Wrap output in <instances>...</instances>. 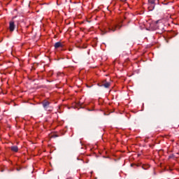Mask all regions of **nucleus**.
I'll use <instances>...</instances> for the list:
<instances>
[{"mask_svg":"<svg viewBox=\"0 0 179 179\" xmlns=\"http://www.w3.org/2000/svg\"><path fill=\"white\" fill-rule=\"evenodd\" d=\"M15 22L11 21L9 23V29H10V31H13L15 30Z\"/></svg>","mask_w":179,"mask_h":179,"instance_id":"nucleus-4","label":"nucleus"},{"mask_svg":"<svg viewBox=\"0 0 179 179\" xmlns=\"http://www.w3.org/2000/svg\"><path fill=\"white\" fill-rule=\"evenodd\" d=\"M100 86L101 87L103 86V87H106V89H108V87H110V84L108 82H104L103 81V83Z\"/></svg>","mask_w":179,"mask_h":179,"instance_id":"nucleus-6","label":"nucleus"},{"mask_svg":"<svg viewBox=\"0 0 179 179\" xmlns=\"http://www.w3.org/2000/svg\"><path fill=\"white\" fill-rule=\"evenodd\" d=\"M117 27H119V29H120L121 27H122V26H118V25H112L110 27H109L108 30L109 31H115V30H117Z\"/></svg>","mask_w":179,"mask_h":179,"instance_id":"nucleus-2","label":"nucleus"},{"mask_svg":"<svg viewBox=\"0 0 179 179\" xmlns=\"http://www.w3.org/2000/svg\"><path fill=\"white\" fill-rule=\"evenodd\" d=\"M17 171H20V169H17Z\"/></svg>","mask_w":179,"mask_h":179,"instance_id":"nucleus-13","label":"nucleus"},{"mask_svg":"<svg viewBox=\"0 0 179 179\" xmlns=\"http://www.w3.org/2000/svg\"><path fill=\"white\" fill-rule=\"evenodd\" d=\"M66 2H68V0H66ZM69 2L71 3L72 0H69Z\"/></svg>","mask_w":179,"mask_h":179,"instance_id":"nucleus-10","label":"nucleus"},{"mask_svg":"<svg viewBox=\"0 0 179 179\" xmlns=\"http://www.w3.org/2000/svg\"><path fill=\"white\" fill-rule=\"evenodd\" d=\"M124 19H127V17H124Z\"/></svg>","mask_w":179,"mask_h":179,"instance_id":"nucleus-12","label":"nucleus"},{"mask_svg":"<svg viewBox=\"0 0 179 179\" xmlns=\"http://www.w3.org/2000/svg\"><path fill=\"white\" fill-rule=\"evenodd\" d=\"M159 26H163V24L162 23L159 24Z\"/></svg>","mask_w":179,"mask_h":179,"instance_id":"nucleus-11","label":"nucleus"},{"mask_svg":"<svg viewBox=\"0 0 179 179\" xmlns=\"http://www.w3.org/2000/svg\"><path fill=\"white\" fill-rule=\"evenodd\" d=\"M142 169H143V170H148V167H146L145 165L142 166Z\"/></svg>","mask_w":179,"mask_h":179,"instance_id":"nucleus-9","label":"nucleus"},{"mask_svg":"<svg viewBox=\"0 0 179 179\" xmlns=\"http://www.w3.org/2000/svg\"><path fill=\"white\" fill-rule=\"evenodd\" d=\"M42 106L43 107V108L45 110L49 106H50V101H43L42 102Z\"/></svg>","mask_w":179,"mask_h":179,"instance_id":"nucleus-5","label":"nucleus"},{"mask_svg":"<svg viewBox=\"0 0 179 179\" xmlns=\"http://www.w3.org/2000/svg\"><path fill=\"white\" fill-rule=\"evenodd\" d=\"M55 48L57 50L58 48H64V44L61 42H57L54 45Z\"/></svg>","mask_w":179,"mask_h":179,"instance_id":"nucleus-3","label":"nucleus"},{"mask_svg":"<svg viewBox=\"0 0 179 179\" xmlns=\"http://www.w3.org/2000/svg\"><path fill=\"white\" fill-rule=\"evenodd\" d=\"M46 111H52V110H54V108L52 106H50L49 105L48 107H47L45 109Z\"/></svg>","mask_w":179,"mask_h":179,"instance_id":"nucleus-8","label":"nucleus"},{"mask_svg":"<svg viewBox=\"0 0 179 179\" xmlns=\"http://www.w3.org/2000/svg\"><path fill=\"white\" fill-rule=\"evenodd\" d=\"M10 150H12V152H19V148H17V145L11 146Z\"/></svg>","mask_w":179,"mask_h":179,"instance_id":"nucleus-7","label":"nucleus"},{"mask_svg":"<svg viewBox=\"0 0 179 179\" xmlns=\"http://www.w3.org/2000/svg\"><path fill=\"white\" fill-rule=\"evenodd\" d=\"M159 0H148V10L150 11H152L155 9V7L156 6V1Z\"/></svg>","mask_w":179,"mask_h":179,"instance_id":"nucleus-1","label":"nucleus"}]
</instances>
